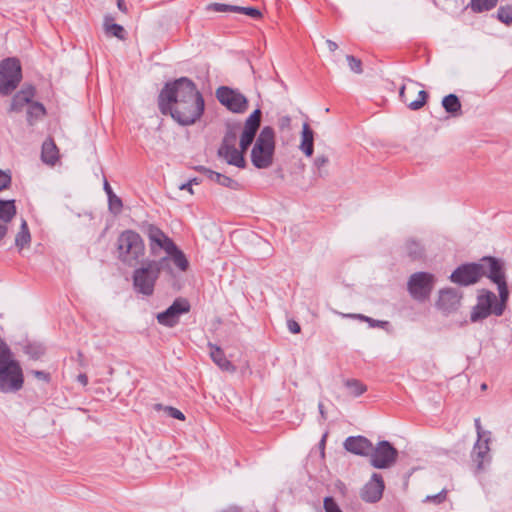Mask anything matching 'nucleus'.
Listing matches in <instances>:
<instances>
[{"instance_id":"1","label":"nucleus","mask_w":512,"mask_h":512,"mask_svg":"<svg viewBox=\"0 0 512 512\" xmlns=\"http://www.w3.org/2000/svg\"><path fill=\"white\" fill-rule=\"evenodd\" d=\"M204 98H159L162 114L170 115L176 122L186 126L195 123L204 111Z\"/></svg>"},{"instance_id":"2","label":"nucleus","mask_w":512,"mask_h":512,"mask_svg":"<svg viewBox=\"0 0 512 512\" xmlns=\"http://www.w3.org/2000/svg\"><path fill=\"white\" fill-rule=\"evenodd\" d=\"M145 233L152 256L157 257L160 251H164L167 255L171 256L172 262L180 271L186 272L188 270L189 261L183 251L159 227L149 224L145 229Z\"/></svg>"},{"instance_id":"3","label":"nucleus","mask_w":512,"mask_h":512,"mask_svg":"<svg viewBox=\"0 0 512 512\" xmlns=\"http://www.w3.org/2000/svg\"><path fill=\"white\" fill-rule=\"evenodd\" d=\"M118 259L135 267L145 255V244L139 233L133 230L123 231L117 238Z\"/></svg>"},{"instance_id":"4","label":"nucleus","mask_w":512,"mask_h":512,"mask_svg":"<svg viewBox=\"0 0 512 512\" xmlns=\"http://www.w3.org/2000/svg\"><path fill=\"white\" fill-rule=\"evenodd\" d=\"M509 295L505 297L499 294V299L490 290L482 289L477 295V303L473 307L470 315L472 322H478L488 318L490 315L501 316L503 315Z\"/></svg>"},{"instance_id":"5","label":"nucleus","mask_w":512,"mask_h":512,"mask_svg":"<svg viewBox=\"0 0 512 512\" xmlns=\"http://www.w3.org/2000/svg\"><path fill=\"white\" fill-rule=\"evenodd\" d=\"M275 152V132L270 126H264L251 150V162L257 169H267L273 164Z\"/></svg>"},{"instance_id":"6","label":"nucleus","mask_w":512,"mask_h":512,"mask_svg":"<svg viewBox=\"0 0 512 512\" xmlns=\"http://www.w3.org/2000/svg\"><path fill=\"white\" fill-rule=\"evenodd\" d=\"M24 384L23 370L17 360L9 358L0 363V392L15 393L22 389Z\"/></svg>"},{"instance_id":"7","label":"nucleus","mask_w":512,"mask_h":512,"mask_svg":"<svg viewBox=\"0 0 512 512\" xmlns=\"http://www.w3.org/2000/svg\"><path fill=\"white\" fill-rule=\"evenodd\" d=\"M22 80V67L16 57H8L0 61V95L14 92Z\"/></svg>"},{"instance_id":"8","label":"nucleus","mask_w":512,"mask_h":512,"mask_svg":"<svg viewBox=\"0 0 512 512\" xmlns=\"http://www.w3.org/2000/svg\"><path fill=\"white\" fill-rule=\"evenodd\" d=\"M436 284V277L429 272L419 271L411 274L407 281V291L417 302L427 301Z\"/></svg>"},{"instance_id":"9","label":"nucleus","mask_w":512,"mask_h":512,"mask_svg":"<svg viewBox=\"0 0 512 512\" xmlns=\"http://www.w3.org/2000/svg\"><path fill=\"white\" fill-rule=\"evenodd\" d=\"M479 264L483 265V276L497 285L499 294L504 297L509 295L504 261L495 257H484Z\"/></svg>"},{"instance_id":"10","label":"nucleus","mask_w":512,"mask_h":512,"mask_svg":"<svg viewBox=\"0 0 512 512\" xmlns=\"http://www.w3.org/2000/svg\"><path fill=\"white\" fill-rule=\"evenodd\" d=\"M370 464L376 469H387L393 466L398 457V450L386 440L372 445Z\"/></svg>"},{"instance_id":"11","label":"nucleus","mask_w":512,"mask_h":512,"mask_svg":"<svg viewBox=\"0 0 512 512\" xmlns=\"http://www.w3.org/2000/svg\"><path fill=\"white\" fill-rule=\"evenodd\" d=\"M483 277V265L479 263H465L458 266L449 276V280L459 286H470Z\"/></svg>"},{"instance_id":"12","label":"nucleus","mask_w":512,"mask_h":512,"mask_svg":"<svg viewBox=\"0 0 512 512\" xmlns=\"http://www.w3.org/2000/svg\"><path fill=\"white\" fill-rule=\"evenodd\" d=\"M190 311V304L184 298H177L165 311L156 315L157 322L168 328L175 327L180 316Z\"/></svg>"},{"instance_id":"13","label":"nucleus","mask_w":512,"mask_h":512,"mask_svg":"<svg viewBox=\"0 0 512 512\" xmlns=\"http://www.w3.org/2000/svg\"><path fill=\"white\" fill-rule=\"evenodd\" d=\"M159 276L147 264L137 268L133 272V285L138 293L151 296L154 292L155 283Z\"/></svg>"},{"instance_id":"14","label":"nucleus","mask_w":512,"mask_h":512,"mask_svg":"<svg viewBox=\"0 0 512 512\" xmlns=\"http://www.w3.org/2000/svg\"><path fill=\"white\" fill-rule=\"evenodd\" d=\"M159 96H203L197 90L195 83L187 78L180 77L173 81H168L162 88Z\"/></svg>"},{"instance_id":"15","label":"nucleus","mask_w":512,"mask_h":512,"mask_svg":"<svg viewBox=\"0 0 512 512\" xmlns=\"http://www.w3.org/2000/svg\"><path fill=\"white\" fill-rule=\"evenodd\" d=\"M461 299L462 293L458 289L443 288L439 290L436 307L444 314H450L459 308Z\"/></svg>"},{"instance_id":"16","label":"nucleus","mask_w":512,"mask_h":512,"mask_svg":"<svg viewBox=\"0 0 512 512\" xmlns=\"http://www.w3.org/2000/svg\"><path fill=\"white\" fill-rule=\"evenodd\" d=\"M11 110L19 111L22 107L27 106V121L29 125L43 117L46 113L45 107L38 102H32V98H12Z\"/></svg>"},{"instance_id":"17","label":"nucleus","mask_w":512,"mask_h":512,"mask_svg":"<svg viewBox=\"0 0 512 512\" xmlns=\"http://www.w3.org/2000/svg\"><path fill=\"white\" fill-rule=\"evenodd\" d=\"M384 488L382 476L378 473H373L370 481L361 490V499L367 503H376L381 499Z\"/></svg>"},{"instance_id":"18","label":"nucleus","mask_w":512,"mask_h":512,"mask_svg":"<svg viewBox=\"0 0 512 512\" xmlns=\"http://www.w3.org/2000/svg\"><path fill=\"white\" fill-rule=\"evenodd\" d=\"M490 437H485L483 440L477 439L474 444L472 451V459L476 464L477 471H482L485 468V463L489 464L491 462L490 455Z\"/></svg>"},{"instance_id":"19","label":"nucleus","mask_w":512,"mask_h":512,"mask_svg":"<svg viewBox=\"0 0 512 512\" xmlns=\"http://www.w3.org/2000/svg\"><path fill=\"white\" fill-rule=\"evenodd\" d=\"M343 446L348 452L359 456H369L372 450V442L361 435L347 437Z\"/></svg>"},{"instance_id":"20","label":"nucleus","mask_w":512,"mask_h":512,"mask_svg":"<svg viewBox=\"0 0 512 512\" xmlns=\"http://www.w3.org/2000/svg\"><path fill=\"white\" fill-rule=\"evenodd\" d=\"M261 123V111L256 109L246 119L244 129L241 133L240 140L245 144L252 145L255 140L256 134L260 128Z\"/></svg>"},{"instance_id":"21","label":"nucleus","mask_w":512,"mask_h":512,"mask_svg":"<svg viewBox=\"0 0 512 512\" xmlns=\"http://www.w3.org/2000/svg\"><path fill=\"white\" fill-rule=\"evenodd\" d=\"M219 156L226 159L227 163L238 168H245L246 161L242 154L235 146H220L218 150Z\"/></svg>"},{"instance_id":"22","label":"nucleus","mask_w":512,"mask_h":512,"mask_svg":"<svg viewBox=\"0 0 512 512\" xmlns=\"http://www.w3.org/2000/svg\"><path fill=\"white\" fill-rule=\"evenodd\" d=\"M208 347L211 359L220 369L229 372L235 371V366L226 358L223 350L219 346L208 343Z\"/></svg>"},{"instance_id":"23","label":"nucleus","mask_w":512,"mask_h":512,"mask_svg":"<svg viewBox=\"0 0 512 512\" xmlns=\"http://www.w3.org/2000/svg\"><path fill=\"white\" fill-rule=\"evenodd\" d=\"M403 250L405 255L412 261L421 260L425 256V248L423 244L414 238L406 240Z\"/></svg>"},{"instance_id":"24","label":"nucleus","mask_w":512,"mask_h":512,"mask_svg":"<svg viewBox=\"0 0 512 512\" xmlns=\"http://www.w3.org/2000/svg\"><path fill=\"white\" fill-rule=\"evenodd\" d=\"M197 170L204 173L209 180L216 182L224 187L235 189L238 186V183L232 178L221 173L215 172L213 170H210L206 167L199 166Z\"/></svg>"},{"instance_id":"25","label":"nucleus","mask_w":512,"mask_h":512,"mask_svg":"<svg viewBox=\"0 0 512 512\" xmlns=\"http://www.w3.org/2000/svg\"><path fill=\"white\" fill-rule=\"evenodd\" d=\"M41 158L44 163L49 165H54L58 160L59 150L53 139L48 138L43 142Z\"/></svg>"},{"instance_id":"26","label":"nucleus","mask_w":512,"mask_h":512,"mask_svg":"<svg viewBox=\"0 0 512 512\" xmlns=\"http://www.w3.org/2000/svg\"><path fill=\"white\" fill-rule=\"evenodd\" d=\"M300 149L308 157L312 156L314 151V132L308 123H304L302 127Z\"/></svg>"},{"instance_id":"27","label":"nucleus","mask_w":512,"mask_h":512,"mask_svg":"<svg viewBox=\"0 0 512 512\" xmlns=\"http://www.w3.org/2000/svg\"><path fill=\"white\" fill-rule=\"evenodd\" d=\"M113 17L107 15L104 18V31L106 35L116 37L120 40H124L126 36L125 29L123 26L113 23Z\"/></svg>"},{"instance_id":"28","label":"nucleus","mask_w":512,"mask_h":512,"mask_svg":"<svg viewBox=\"0 0 512 512\" xmlns=\"http://www.w3.org/2000/svg\"><path fill=\"white\" fill-rule=\"evenodd\" d=\"M218 100L234 113H243L248 108L247 98H218Z\"/></svg>"},{"instance_id":"29","label":"nucleus","mask_w":512,"mask_h":512,"mask_svg":"<svg viewBox=\"0 0 512 512\" xmlns=\"http://www.w3.org/2000/svg\"><path fill=\"white\" fill-rule=\"evenodd\" d=\"M171 256L167 255L161 257L159 259L147 260L144 263L147 264L153 271L160 276L161 271H166L168 273H172V268L170 266Z\"/></svg>"},{"instance_id":"30","label":"nucleus","mask_w":512,"mask_h":512,"mask_svg":"<svg viewBox=\"0 0 512 512\" xmlns=\"http://www.w3.org/2000/svg\"><path fill=\"white\" fill-rule=\"evenodd\" d=\"M104 190L108 196V205L110 211L115 215L119 214L123 207L122 200L121 198L114 194L107 180L104 181Z\"/></svg>"},{"instance_id":"31","label":"nucleus","mask_w":512,"mask_h":512,"mask_svg":"<svg viewBox=\"0 0 512 512\" xmlns=\"http://www.w3.org/2000/svg\"><path fill=\"white\" fill-rule=\"evenodd\" d=\"M417 96H428L427 92L421 88V84L413 80H406L399 87V96H405V93Z\"/></svg>"},{"instance_id":"32","label":"nucleus","mask_w":512,"mask_h":512,"mask_svg":"<svg viewBox=\"0 0 512 512\" xmlns=\"http://www.w3.org/2000/svg\"><path fill=\"white\" fill-rule=\"evenodd\" d=\"M16 214V207L14 200H1L0 199V220L5 223L10 222Z\"/></svg>"},{"instance_id":"33","label":"nucleus","mask_w":512,"mask_h":512,"mask_svg":"<svg viewBox=\"0 0 512 512\" xmlns=\"http://www.w3.org/2000/svg\"><path fill=\"white\" fill-rule=\"evenodd\" d=\"M31 236L25 220L22 221L20 231L15 237V245L22 249L24 246L30 243Z\"/></svg>"},{"instance_id":"34","label":"nucleus","mask_w":512,"mask_h":512,"mask_svg":"<svg viewBox=\"0 0 512 512\" xmlns=\"http://www.w3.org/2000/svg\"><path fill=\"white\" fill-rule=\"evenodd\" d=\"M460 98H442V106L452 116L456 117L461 115Z\"/></svg>"},{"instance_id":"35","label":"nucleus","mask_w":512,"mask_h":512,"mask_svg":"<svg viewBox=\"0 0 512 512\" xmlns=\"http://www.w3.org/2000/svg\"><path fill=\"white\" fill-rule=\"evenodd\" d=\"M44 352V347L38 343H28L24 347V353L32 360L40 359Z\"/></svg>"},{"instance_id":"36","label":"nucleus","mask_w":512,"mask_h":512,"mask_svg":"<svg viewBox=\"0 0 512 512\" xmlns=\"http://www.w3.org/2000/svg\"><path fill=\"white\" fill-rule=\"evenodd\" d=\"M498 0H471V8L474 12L489 11L494 8Z\"/></svg>"},{"instance_id":"37","label":"nucleus","mask_w":512,"mask_h":512,"mask_svg":"<svg viewBox=\"0 0 512 512\" xmlns=\"http://www.w3.org/2000/svg\"><path fill=\"white\" fill-rule=\"evenodd\" d=\"M345 386L349 389L350 394L354 397L362 395L367 390L366 385L356 379L346 380Z\"/></svg>"},{"instance_id":"38","label":"nucleus","mask_w":512,"mask_h":512,"mask_svg":"<svg viewBox=\"0 0 512 512\" xmlns=\"http://www.w3.org/2000/svg\"><path fill=\"white\" fill-rule=\"evenodd\" d=\"M345 316L349 317V318H355V319H359L361 321H365L369 324V327H371V328H375V327L386 328V326L389 325L388 321L375 320V319L365 316L363 314H346Z\"/></svg>"},{"instance_id":"39","label":"nucleus","mask_w":512,"mask_h":512,"mask_svg":"<svg viewBox=\"0 0 512 512\" xmlns=\"http://www.w3.org/2000/svg\"><path fill=\"white\" fill-rule=\"evenodd\" d=\"M498 19L507 24H512V6H501L497 11Z\"/></svg>"},{"instance_id":"40","label":"nucleus","mask_w":512,"mask_h":512,"mask_svg":"<svg viewBox=\"0 0 512 512\" xmlns=\"http://www.w3.org/2000/svg\"><path fill=\"white\" fill-rule=\"evenodd\" d=\"M346 60L349 69L355 74H361L363 72L362 61L353 55H347Z\"/></svg>"},{"instance_id":"41","label":"nucleus","mask_w":512,"mask_h":512,"mask_svg":"<svg viewBox=\"0 0 512 512\" xmlns=\"http://www.w3.org/2000/svg\"><path fill=\"white\" fill-rule=\"evenodd\" d=\"M237 139V131L235 127H228L224 137L221 146H235V142Z\"/></svg>"},{"instance_id":"42","label":"nucleus","mask_w":512,"mask_h":512,"mask_svg":"<svg viewBox=\"0 0 512 512\" xmlns=\"http://www.w3.org/2000/svg\"><path fill=\"white\" fill-rule=\"evenodd\" d=\"M235 10L237 11V13L245 14L247 16H250L251 18H254V19H259L262 16L261 11L259 9H257V8H254V7H241V6H237V8H235Z\"/></svg>"},{"instance_id":"43","label":"nucleus","mask_w":512,"mask_h":512,"mask_svg":"<svg viewBox=\"0 0 512 512\" xmlns=\"http://www.w3.org/2000/svg\"><path fill=\"white\" fill-rule=\"evenodd\" d=\"M208 8L215 12H235V13H237V11L235 10V8H237V6H235V5L212 3L208 6Z\"/></svg>"},{"instance_id":"44","label":"nucleus","mask_w":512,"mask_h":512,"mask_svg":"<svg viewBox=\"0 0 512 512\" xmlns=\"http://www.w3.org/2000/svg\"><path fill=\"white\" fill-rule=\"evenodd\" d=\"M215 96H243V94L237 89H232L228 86H220L216 90Z\"/></svg>"},{"instance_id":"45","label":"nucleus","mask_w":512,"mask_h":512,"mask_svg":"<svg viewBox=\"0 0 512 512\" xmlns=\"http://www.w3.org/2000/svg\"><path fill=\"white\" fill-rule=\"evenodd\" d=\"M13 356L11 349L6 342L0 337V363L8 360Z\"/></svg>"},{"instance_id":"46","label":"nucleus","mask_w":512,"mask_h":512,"mask_svg":"<svg viewBox=\"0 0 512 512\" xmlns=\"http://www.w3.org/2000/svg\"><path fill=\"white\" fill-rule=\"evenodd\" d=\"M446 497H447V490L442 489L439 493H437L435 495H428L424 501L425 502H433L434 504H441L442 502H444L446 500Z\"/></svg>"},{"instance_id":"47","label":"nucleus","mask_w":512,"mask_h":512,"mask_svg":"<svg viewBox=\"0 0 512 512\" xmlns=\"http://www.w3.org/2000/svg\"><path fill=\"white\" fill-rule=\"evenodd\" d=\"M324 509L325 512H342L338 504L332 497L324 498Z\"/></svg>"},{"instance_id":"48","label":"nucleus","mask_w":512,"mask_h":512,"mask_svg":"<svg viewBox=\"0 0 512 512\" xmlns=\"http://www.w3.org/2000/svg\"><path fill=\"white\" fill-rule=\"evenodd\" d=\"M164 412L167 414V416L178 419V420H185L184 414L178 410L177 408H174L172 406L164 407Z\"/></svg>"},{"instance_id":"49","label":"nucleus","mask_w":512,"mask_h":512,"mask_svg":"<svg viewBox=\"0 0 512 512\" xmlns=\"http://www.w3.org/2000/svg\"><path fill=\"white\" fill-rule=\"evenodd\" d=\"M36 89L32 84L25 83L15 96H35Z\"/></svg>"},{"instance_id":"50","label":"nucleus","mask_w":512,"mask_h":512,"mask_svg":"<svg viewBox=\"0 0 512 512\" xmlns=\"http://www.w3.org/2000/svg\"><path fill=\"white\" fill-rule=\"evenodd\" d=\"M11 183V175L0 169V192L6 189Z\"/></svg>"},{"instance_id":"51","label":"nucleus","mask_w":512,"mask_h":512,"mask_svg":"<svg viewBox=\"0 0 512 512\" xmlns=\"http://www.w3.org/2000/svg\"><path fill=\"white\" fill-rule=\"evenodd\" d=\"M31 374L37 378L38 380H41L43 382L49 383L51 381V375L48 372L41 371V370H32Z\"/></svg>"},{"instance_id":"52","label":"nucleus","mask_w":512,"mask_h":512,"mask_svg":"<svg viewBox=\"0 0 512 512\" xmlns=\"http://www.w3.org/2000/svg\"><path fill=\"white\" fill-rule=\"evenodd\" d=\"M477 436L479 440H482L485 437H490V431H484L481 426V422L479 418H476L474 420Z\"/></svg>"},{"instance_id":"53","label":"nucleus","mask_w":512,"mask_h":512,"mask_svg":"<svg viewBox=\"0 0 512 512\" xmlns=\"http://www.w3.org/2000/svg\"><path fill=\"white\" fill-rule=\"evenodd\" d=\"M328 157L326 155H318L314 160V165L319 170V175L322 176L321 168L328 163Z\"/></svg>"},{"instance_id":"54","label":"nucleus","mask_w":512,"mask_h":512,"mask_svg":"<svg viewBox=\"0 0 512 512\" xmlns=\"http://www.w3.org/2000/svg\"><path fill=\"white\" fill-rule=\"evenodd\" d=\"M427 99L428 98H418V99L408 103L407 106L411 110H418V109L422 108L426 104Z\"/></svg>"},{"instance_id":"55","label":"nucleus","mask_w":512,"mask_h":512,"mask_svg":"<svg viewBox=\"0 0 512 512\" xmlns=\"http://www.w3.org/2000/svg\"><path fill=\"white\" fill-rule=\"evenodd\" d=\"M287 327H288V330L293 334L300 333V331H301V327H300L299 323L292 319L287 321Z\"/></svg>"},{"instance_id":"56","label":"nucleus","mask_w":512,"mask_h":512,"mask_svg":"<svg viewBox=\"0 0 512 512\" xmlns=\"http://www.w3.org/2000/svg\"><path fill=\"white\" fill-rule=\"evenodd\" d=\"M291 119L289 116H282L279 119V127L283 129H288L290 127Z\"/></svg>"},{"instance_id":"57","label":"nucleus","mask_w":512,"mask_h":512,"mask_svg":"<svg viewBox=\"0 0 512 512\" xmlns=\"http://www.w3.org/2000/svg\"><path fill=\"white\" fill-rule=\"evenodd\" d=\"M180 190H187L190 194H193L192 181L182 183L178 187Z\"/></svg>"},{"instance_id":"58","label":"nucleus","mask_w":512,"mask_h":512,"mask_svg":"<svg viewBox=\"0 0 512 512\" xmlns=\"http://www.w3.org/2000/svg\"><path fill=\"white\" fill-rule=\"evenodd\" d=\"M326 44H327L328 49H329L330 52H334V51H336L338 49L337 43L332 41V40H330V39L326 40Z\"/></svg>"},{"instance_id":"59","label":"nucleus","mask_w":512,"mask_h":512,"mask_svg":"<svg viewBox=\"0 0 512 512\" xmlns=\"http://www.w3.org/2000/svg\"><path fill=\"white\" fill-rule=\"evenodd\" d=\"M78 382H80L83 386L87 385L88 383V377L86 374H79L77 376Z\"/></svg>"},{"instance_id":"60","label":"nucleus","mask_w":512,"mask_h":512,"mask_svg":"<svg viewBox=\"0 0 512 512\" xmlns=\"http://www.w3.org/2000/svg\"><path fill=\"white\" fill-rule=\"evenodd\" d=\"M117 7L119 8V10H121L122 12H127V7H126V3L124 0H117Z\"/></svg>"},{"instance_id":"61","label":"nucleus","mask_w":512,"mask_h":512,"mask_svg":"<svg viewBox=\"0 0 512 512\" xmlns=\"http://www.w3.org/2000/svg\"><path fill=\"white\" fill-rule=\"evenodd\" d=\"M250 146L251 145L245 144L243 141L240 140V150H239V152H242V154L244 155V153L248 150V148Z\"/></svg>"},{"instance_id":"62","label":"nucleus","mask_w":512,"mask_h":512,"mask_svg":"<svg viewBox=\"0 0 512 512\" xmlns=\"http://www.w3.org/2000/svg\"><path fill=\"white\" fill-rule=\"evenodd\" d=\"M7 233L6 225L0 224V240L4 238Z\"/></svg>"},{"instance_id":"63","label":"nucleus","mask_w":512,"mask_h":512,"mask_svg":"<svg viewBox=\"0 0 512 512\" xmlns=\"http://www.w3.org/2000/svg\"><path fill=\"white\" fill-rule=\"evenodd\" d=\"M318 408H319V412H320V414H321L322 418H323V419H325V418H326V415H325V411H324V406H323V404H322V403H319V404H318Z\"/></svg>"},{"instance_id":"64","label":"nucleus","mask_w":512,"mask_h":512,"mask_svg":"<svg viewBox=\"0 0 512 512\" xmlns=\"http://www.w3.org/2000/svg\"><path fill=\"white\" fill-rule=\"evenodd\" d=\"M164 407L165 406L160 404V403L154 405V409L157 410V411H160V410L164 411Z\"/></svg>"}]
</instances>
